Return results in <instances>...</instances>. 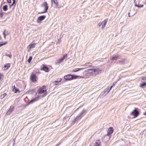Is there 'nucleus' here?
Wrapping results in <instances>:
<instances>
[{
  "mask_svg": "<svg viewBox=\"0 0 146 146\" xmlns=\"http://www.w3.org/2000/svg\"><path fill=\"white\" fill-rule=\"evenodd\" d=\"M79 76L69 74L65 75L64 76V78L66 80H72L76 79Z\"/></svg>",
  "mask_w": 146,
  "mask_h": 146,
  "instance_id": "1",
  "label": "nucleus"
},
{
  "mask_svg": "<svg viewBox=\"0 0 146 146\" xmlns=\"http://www.w3.org/2000/svg\"><path fill=\"white\" fill-rule=\"evenodd\" d=\"M88 70L89 71H88V72L90 73H92L93 76H95L98 74L100 71L98 69H88Z\"/></svg>",
  "mask_w": 146,
  "mask_h": 146,
  "instance_id": "2",
  "label": "nucleus"
},
{
  "mask_svg": "<svg viewBox=\"0 0 146 146\" xmlns=\"http://www.w3.org/2000/svg\"><path fill=\"white\" fill-rule=\"evenodd\" d=\"M46 91V87L45 86H43L41 87L38 90V93L39 94H42Z\"/></svg>",
  "mask_w": 146,
  "mask_h": 146,
  "instance_id": "3",
  "label": "nucleus"
},
{
  "mask_svg": "<svg viewBox=\"0 0 146 146\" xmlns=\"http://www.w3.org/2000/svg\"><path fill=\"white\" fill-rule=\"evenodd\" d=\"M41 7H45V9L44 11L42 12H41L40 13H45L47 12V11L48 8V4L46 2H45L44 3H43L41 5Z\"/></svg>",
  "mask_w": 146,
  "mask_h": 146,
  "instance_id": "4",
  "label": "nucleus"
},
{
  "mask_svg": "<svg viewBox=\"0 0 146 146\" xmlns=\"http://www.w3.org/2000/svg\"><path fill=\"white\" fill-rule=\"evenodd\" d=\"M139 111L136 109V108L131 113V115H133L135 117H137L139 114Z\"/></svg>",
  "mask_w": 146,
  "mask_h": 146,
  "instance_id": "5",
  "label": "nucleus"
},
{
  "mask_svg": "<svg viewBox=\"0 0 146 146\" xmlns=\"http://www.w3.org/2000/svg\"><path fill=\"white\" fill-rule=\"evenodd\" d=\"M37 77L35 74L32 73L31 75L30 78L33 82H35L36 81Z\"/></svg>",
  "mask_w": 146,
  "mask_h": 146,
  "instance_id": "6",
  "label": "nucleus"
},
{
  "mask_svg": "<svg viewBox=\"0 0 146 146\" xmlns=\"http://www.w3.org/2000/svg\"><path fill=\"white\" fill-rule=\"evenodd\" d=\"M14 106H11L10 107L9 110L6 113V114L7 115H10L14 110Z\"/></svg>",
  "mask_w": 146,
  "mask_h": 146,
  "instance_id": "7",
  "label": "nucleus"
},
{
  "mask_svg": "<svg viewBox=\"0 0 146 146\" xmlns=\"http://www.w3.org/2000/svg\"><path fill=\"white\" fill-rule=\"evenodd\" d=\"M41 70L44 71L46 72H48L49 71V70L48 67L46 66L45 65L42 64L41 66Z\"/></svg>",
  "mask_w": 146,
  "mask_h": 146,
  "instance_id": "8",
  "label": "nucleus"
},
{
  "mask_svg": "<svg viewBox=\"0 0 146 146\" xmlns=\"http://www.w3.org/2000/svg\"><path fill=\"white\" fill-rule=\"evenodd\" d=\"M113 129L112 127H110L109 128L107 131V133L106 135L109 136L113 133Z\"/></svg>",
  "mask_w": 146,
  "mask_h": 146,
  "instance_id": "9",
  "label": "nucleus"
},
{
  "mask_svg": "<svg viewBox=\"0 0 146 146\" xmlns=\"http://www.w3.org/2000/svg\"><path fill=\"white\" fill-rule=\"evenodd\" d=\"M46 17L45 15H42L39 17L37 20V22L39 23L40 21H43L45 18Z\"/></svg>",
  "mask_w": 146,
  "mask_h": 146,
  "instance_id": "10",
  "label": "nucleus"
},
{
  "mask_svg": "<svg viewBox=\"0 0 146 146\" xmlns=\"http://www.w3.org/2000/svg\"><path fill=\"white\" fill-rule=\"evenodd\" d=\"M120 55L117 54L116 56H113L111 59V60L112 61L114 60H117V59L119 58L120 57Z\"/></svg>",
  "mask_w": 146,
  "mask_h": 146,
  "instance_id": "11",
  "label": "nucleus"
},
{
  "mask_svg": "<svg viewBox=\"0 0 146 146\" xmlns=\"http://www.w3.org/2000/svg\"><path fill=\"white\" fill-rule=\"evenodd\" d=\"M51 2L52 4H53L54 3L55 6L56 8H59L58 5V2L56 0H54V1H53V0H51Z\"/></svg>",
  "mask_w": 146,
  "mask_h": 146,
  "instance_id": "12",
  "label": "nucleus"
},
{
  "mask_svg": "<svg viewBox=\"0 0 146 146\" xmlns=\"http://www.w3.org/2000/svg\"><path fill=\"white\" fill-rule=\"evenodd\" d=\"M108 21V19H105L103 22L102 26V29H103L105 27L107 22Z\"/></svg>",
  "mask_w": 146,
  "mask_h": 146,
  "instance_id": "13",
  "label": "nucleus"
},
{
  "mask_svg": "<svg viewBox=\"0 0 146 146\" xmlns=\"http://www.w3.org/2000/svg\"><path fill=\"white\" fill-rule=\"evenodd\" d=\"M126 59H123L122 61H119L117 63L120 65L124 64L126 63Z\"/></svg>",
  "mask_w": 146,
  "mask_h": 146,
  "instance_id": "14",
  "label": "nucleus"
},
{
  "mask_svg": "<svg viewBox=\"0 0 146 146\" xmlns=\"http://www.w3.org/2000/svg\"><path fill=\"white\" fill-rule=\"evenodd\" d=\"M92 64L90 62H88L85 64L82 65V66L86 67V68H88L92 66Z\"/></svg>",
  "mask_w": 146,
  "mask_h": 146,
  "instance_id": "15",
  "label": "nucleus"
},
{
  "mask_svg": "<svg viewBox=\"0 0 146 146\" xmlns=\"http://www.w3.org/2000/svg\"><path fill=\"white\" fill-rule=\"evenodd\" d=\"M3 34L4 35V37L5 38L7 35H8L9 34V32L8 31H7L6 30H4V32L3 33Z\"/></svg>",
  "mask_w": 146,
  "mask_h": 146,
  "instance_id": "16",
  "label": "nucleus"
},
{
  "mask_svg": "<svg viewBox=\"0 0 146 146\" xmlns=\"http://www.w3.org/2000/svg\"><path fill=\"white\" fill-rule=\"evenodd\" d=\"M101 142L100 140H97L96 142L94 143V146H100Z\"/></svg>",
  "mask_w": 146,
  "mask_h": 146,
  "instance_id": "17",
  "label": "nucleus"
},
{
  "mask_svg": "<svg viewBox=\"0 0 146 146\" xmlns=\"http://www.w3.org/2000/svg\"><path fill=\"white\" fill-rule=\"evenodd\" d=\"M10 66V63L7 64L4 66V67L6 69V70L8 69Z\"/></svg>",
  "mask_w": 146,
  "mask_h": 146,
  "instance_id": "18",
  "label": "nucleus"
},
{
  "mask_svg": "<svg viewBox=\"0 0 146 146\" xmlns=\"http://www.w3.org/2000/svg\"><path fill=\"white\" fill-rule=\"evenodd\" d=\"M86 110H83L79 114V115L82 117L84 116V114L85 113Z\"/></svg>",
  "mask_w": 146,
  "mask_h": 146,
  "instance_id": "19",
  "label": "nucleus"
},
{
  "mask_svg": "<svg viewBox=\"0 0 146 146\" xmlns=\"http://www.w3.org/2000/svg\"><path fill=\"white\" fill-rule=\"evenodd\" d=\"M146 86V82H144L140 85V86L142 88L145 87Z\"/></svg>",
  "mask_w": 146,
  "mask_h": 146,
  "instance_id": "20",
  "label": "nucleus"
},
{
  "mask_svg": "<svg viewBox=\"0 0 146 146\" xmlns=\"http://www.w3.org/2000/svg\"><path fill=\"white\" fill-rule=\"evenodd\" d=\"M63 60L64 59L63 58H61L58 60L57 62L56 63V64H59L61 62H62Z\"/></svg>",
  "mask_w": 146,
  "mask_h": 146,
  "instance_id": "21",
  "label": "nucleus"
},
{
  "mask_svg": "<svg viewBox=\"0 0 146 146\" xmlns=\"http://www.w3.org/2000/svg\"><path fill=\"white\" fill-rule=\"evenodd\" d=\"M38 99V98H35L31 100L29 102V103H33L35 102L36 101H37Z\"/></svg>",
  "mask_w": 146,
  "mask_h": 146,
  "instance_id": "22",
  "label": "nucleus"
},
{
  "mask_svg": "<svg viewBox=\"0 0 146 146\" xmlns=\"http://www.w3.org/2000/svg\"><path fill=\"white\" fill-rule=\"evenodd\" d=\"M38 99V98H35L31 100L29 102V103H33L35 102L36 101H37Z\"/></svg>",
  "mask_w": 146,
  "mask_h": 146,
  "instance_id": "23",
  "label": "nucleus"
},
{
  "mask_svg": "<svg viewBox=\"0 0 146 146\" xmlns=\"http://www.w3.org/2000/svg\"><path fill=\"white\" fill-rule=\"evenodd\" d=\"M13 1V2L12 4L11 5H10V8H11V7L14 5L15 6L16 4V0H12Z\"/></svg>",
  "mask_w": 146,
  "mask_h": 146,
  "instance_id": "24",
  "label": "nucleus"
},
{
  "mask_svg": "<svg viewBox=\"0 0 146 146\" xmlns=\"http://www.w3.org/2000/svg\"><path fill=\"white\" fill-rule=\"evenodd\" d=\"M3 10L4 11H6L8 10V6L7 5H5L3 7Z\"/></svg>",
  "mask_w": 146,
  "mask_h": 146,
  "instance_id": "25",
  "label": "nucleus"
},
{
  "mask_svg": "<svg viewBox=\"0 0 146 146\" xmlns=\"http://www.w3.org/2000/svg\"><path fill=\"white\" fill-rule=\"evenodd\" d=\"M35 44H36L34 43L29 44V46H30V48H34Z\"/></svg>",
  "mask_w": 146,
  "mask_h": 146,
  "instance_id": "26",
  "label": "nucleus"
},
{
  "mask_svg": "<svg viewBox=\"0 0 146 146\" xmlns=\"http://www.w3.org/2000/svg\"><path fill=\"white\" fill-rule=\"evenodd\" d=\"M32 59V56H30L27 60L28 62L29 63H30Z\"/></svg>",
  "mask_w": 146,
  "mask_h": 146,
  "instance_id": "27",
  "label": "nucleus"
},
{
  "mask_svg": "<svg viewBox=\"0 0 146 146\" xmlns=\"http://www.w3.org/2000/svg\"><path fill=\"white\" fill-rule=\"evenodd\" d=\"M82 117L79 115H78L77 116V117L75 118V120H80Z\"/></svg>",
  "mask_w": 146,
  "mask_h": 146,
  "instance_id": "28",
  "label": "nucleus"
},
{
  "mask_svg": "<svg viewBox=\"0 0 146 146\" xmlns=\"http://www.w3.org/2000/svg\"><path fill=\"white\" fill-rule=\"evenodd\" d=\"M6 95L7 94L6 93H4V94L1 95V99H3L6 96Z\"/></svg>",
  "mask_w": 146,
  "mask_h": 146,
  "instance_id": "29",
  "label": "nucleus"
},
{
  "mask_svg": "<svg viewBox=\"0 0 146 146\" xmlns=\"http://www.w3.org/2000/svg\"><path fill=\"white\" fill-rule=\"evenodd\" d=\"M135 6L137 7H138L140 8L141 7H143V5H138L137 4H135Z\"/></svg>",
  "mask_w": 146,
  "mask_h": 146,
  "instance_id": "30",
  "label": "nucleus"
},
{
  "mask_svg": "<svg viewBox=\"0 0 146 146\" xmlns=\"http://www.w3.org/2000/svg\"><path fill=\"white\" fill-rule=\"evenodd\" d=\"M79 68H75L74 69V70H73V72H77L79 71Z\"/></svg>",
  "mask_w": 146,
  "mask_h": 146,
  "instance_id": "31",
  "label": "nucleus"
},
{
  "mask_svg": "<svg viewBox=\"0 0 146 146\" xmlns=\"http://www.w3.org/2000/svg\"><path fill=\"white\" fill-rule=\"evenodd\" d=\"M109 88H107L105 90L104 92V94L106 93L107 94L108 91L109 90Z\"/></svg>",
  "mask_w": 146,
  "mask_h": 146,
  "instance_id": "32",
  "label": "nucleus"
},
{
  "mask_svg": "<svg viewBox=\"0 0 146 146\" xmlns=\"http://www.w3.org/2000/svg\"><path fill=\"white\" fill-rule=\"evenodd\" d=\"M20 92V91L18 88H16L15 89V93H16L17 92Z\"/></svg>",
  "mask_w": 146,
  "mask_h": 146,
  "instance_id": "33",
  "label": "nucleus"
},
{
  "mask_svg": "<svg viewBox=\"0 0 146 146\" xmlns=\"http://www.w3.org/2000/svg\"><path fill=\"white\" fill-rule=\"evenodd\" d=\"M67 57V54L64 55V56H63V57L62 58L64 60L65 59H66V58Z\"/></svg>",
  "mask_w": 146,
  "mask_h": 146,
  "instance_id": "34",
  "label": "nucleus"
},
{
  "mask_svg": "<svg viewBox=\"0 0 146 146\" xmlns=\"http://www.w3.org/2000/svg\"><path fill=\"white\" fill-rule=\"evenodd\" d=\"M7 43V42L6 41V42H4V43H2V44L0 43V47L6 44Z\"/></svg>",
  "mask_w": 146,
  "mask_h": 146,
  "instance_id": "35",
  "label": "nucleus"
},
{
  "mask_svg": "<svg viewBox=\"0 0 146 146\" xmlns=\"http://www.w3.org/2000/svg\"><path fill=\"white\" fill-rule=\"evenodd\" d=\"M102 22H100L97 25V26L99 27H100L101 26H102Z\"/></svg>",
  "mask_w": 146,
  "mask_h": 146,
  "instance_id": "36",
  "label": "nucleus"
},
{
  "mask_svg": "<svg viewBox=\"0 0 146 146\" xmlns=\"http://www.w3.org/2000/svg\"><path fill=\"white\" fill-rule=\"evenodd\" d=\"M113 85H112L110 87V88H109V90L108 91L107 93H108L110 92L112 88L113 87Z\"/></svg>",
  "mask_w": 146,
  "mask_h": 146,
  "instance_id": "37",
  "label": "nucleus"
},
{
  "mask_svg": "<svg viewBox=\"0 0 146 146\" xmlns=\"http://www.w3.org/2000/svg\"><path fill=\"white\" fill-rule=\"evenodd\" d=\"M0 17H2L4 15L3 14V13H2V12H0Z\"/></svg>",
  "mask_w": 146,
  "mask_h": 146,
  "instance_id": "38",
  "label": "nucleus"
},
{
  "mask_svg": "<svg viewBox=\"0 0 146 146\" xmlns=\"http://www.w3.org/2000/svg\"><path fill=\"white\" fill-rule=\"evenodd\" d=\"M6 56L9 57L10 58H11V57L12 56V55L11 54H7L6 55Z\"/></svg>",
  "mask_w": 146,
  "mask_h": 146,
  "instance_id": "39",
  "label": "nucleus"
},
{
  "mask_svg": "<svg viewBox=\"0 0 146 146\" xmlns=\"http://www.w3.org/2000/svg\"><path fill=\"white\" fill-rule=\"evenodd\" d=\"M7 1L8 3H11V0H7Z\"/></svg>",
  "mask_w": 146,
  "mask_h": 146,
  "instance_id": "40",
  "label": "nucleus"
},
{
  "mask_svg": "<svg viewBox=\"0 0 146 146\" xmlns=\"http://www.w3.org/2000/svg\"><path fill=\"white\" fill-rule=\"evenodd\" d=\"M77 120H75V118L74 119V120H73V122L74 123L76 122V121Z\"/></svg>",
  "mask_w": 146,
  "mask_h": 146,
  "instance_id": "41",
  "label": "nucleus"
},
{
  "mask_svg": "<svg viewBox=\"0 0 146 146\" xmlns=\"http://www.w3.org/2000/svg\"><path fill=\"white\" fill-rule=\"evenodd\" d=\"M116 83H117L116 82H114V83H113V86L115 85V84Z\"/></svg>",
  "mask_w": 146,
  "mask_h": 146,
  "instance_id": "42",
  "label": "nucleus"
},
{
  "mask_svg": "<svg viewBox=\"0 0 146 146\" xmlns=\"http://www.w3.org/2000/svg\"><path fill=\"white\" fill-rule=\"evenodd\" d=\"M13 90L14 89H15V88H16L15 86V85H14L13 86Z\"/></svg>",
  "mask_w": 146,
  "mask_h": 146,
  "instance_id": "43",
  "label": "nucleus"
},
{
  "mask_svg": "<svg viewBox=\"0 0 146 146\" xmlns=\"http://www.w3.org/2000/svg\"><path fill=\"white\" fill-rule=\"evenodd\" d=\"M54 82H55V83H55V84L56 85L57 84V83L58 82V81H55Z\"/></svg>",
  "mask_w": 146,
  "mask_h": 146,
  "instance_id": "44",
  "label": "nucleus"
},
{
  "mask_svg": "<svg viewBox=\"0 0 146 146\" xmlns=\"http://www.w3.org/2000/svg\"><path fill=\"white\" fill-rule=\"evenodd\" d=\"M84 68H79V71L81 70H82Z\"/></svg>",
  "mask_w": 146,
  "mask_h": 146,
  "instance_id": "45",
  "label": "nucleus"
},
{
  "mask_svg": "<svg viewBox=\"0 0 146 146\" xmlns=\"http://www.w3.org/2000/svg\"><path fill=\"white\" fill-rule=\"evenodd\" d=\"M145 79H146V78H143L142 79V80H145Z\"/></svg>",
  "mask_w": 146,
  "mask_h": 146,
  "instance_id": "46",
  "label": "nucleus"
},
{
  "mask_svg": "<svg viewBox=\"0 0 146 146\" xmlns=\"http://www.w3.org/2000/svg\"><path fill=\"white\" fill-rule=\"evenodd\" d=\"M130 14V13H128V16H129V17H130V15H129Z\"/></svg>",
  "mask_w": 146,
  "mask_h": 146,
  "instance_id": "47",
  "label": "nucleus"
},
{
  "mask_svg": "<svg viewBox=\"0 0 146 146\" xmlns=\"http://www.w3.org/2000/svg\"><path fill=\"white\" fill-rule=\"evenodd\" d=\"M144 115H146V111L144 113Z\"/></svg>",
  "mask_w": 146,
  "mask_h": 146,
  "instance_id": "48",
  "label": "nucleus"
},
{
  "mask_svg": "<svg viewBox=\"0 0 146 146\" xmlns=\"http://www.w3.org/2000/svg\"><path fill=\"white\" fill-rule=\"evenodd\" d=\"M1 74H0V80L1 79Z\"/></svg>",
  "mask_w": 146,
  "mask_h": 146,
  "instance_id": "49",
  "label": "nucleus"
},
{
  "mask_svg": "<svg viewBox=\"0 0 146 146\" xmlns=\"http://www.w3.org/2000/svg\"><path fill=\"white\" fill-rule=\"evenodd\" d=\"M46 95V94H45L44 96H45Z\"/></svg>",
  "mask_w": 146,
  "mask_h": 146,
  "instance_id": "50",
  "label": "nucleus"
},
{
  "mask_svg": "<svg viewBox=\"0 0 146 146\" xmlns=\"http://www.w3.org/2000/svg\"><path fill=\"white\" fill-rule=\"evenodd\" d=\"M135 0H134V2H135Z\"/></svg>",
  "mask_w": 146,
  "mask_h": 146,
  "instance_id": "51",
  "label": "nucleus"
},
{
  "mask_svg": "<svg viewBox=\"0 0 146 146\" xmlns=\"http://www.w3.org/2000/svg\"><path fill=\"white\" fill-rule=\"evenodd\" d=\"M54 0H53V1H54Z\"/></svg>",
  "mask_w": 146,
  "mask_h": 146,
  "instance_id": "52",
  "label": "nucleus"
}]
</instances>
